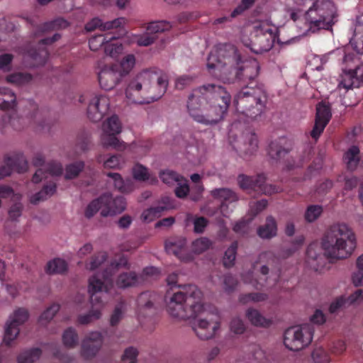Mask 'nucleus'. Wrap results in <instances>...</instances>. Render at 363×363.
I'll return each instance as SVG.
<instances>
[{"label":"nucleus","mask_w":363,"mask_h":363,"mask_svg":"<svg viewBox=\"0 0 363 363\" xmlns=\"http://www.w3.org/2000/svg\"><path fill=\"white\" fill-rule=\"evenodd\" d=\"M348 307L352 305H358L363 302V290L357 289L348 296H346Z\"/></svg>","instance_id":"nucleus-64"},{"label":"nucleus","mask_w":363,"mask_h":363,"mask_svg":"<svg viewBox=\"0 0 363 363\" xmlns=\"http://www.w3.org/2000/svg\"><path fill=\"white\" fill-rule=\"evenodd\" d=\"M276 33L277 29L272 25L261 22L254 27L250 43L247 47L256 54L267 52L274 45Z\"/></svg>","instance_id":"nucleus-11"},{"label":"nucleus","mask_w":363,"mask_h":363,"mask_svg":"<svg viewBox=\"0 0 363 363\" xmlns=\"http://www.w3.org/2000/svg\"><path fill=\"white\" fill-rule=\"evenodd\" d=\"M357 271L352 275V282L356 286L363 285V255L357 259Z\"/></svg>","instance_id":"nucleus-57"},{"label":"nucleus","mask_w":363,"mask_h":363,"mask_svg":"<svg viewBox=\"0 0 363 363\" xmlns=\"http://www.w3.org/2000/svg\"><path fill=\"white\" fill-rule=\"evenodd\" d=\"M123 77L121 71L117 67L105 66L99 72L98 79L101 89L108 91L113 89Z\"/></svg>","instance_id":"nucleus-23"},{"label":"nucleus","mask_w":363,"mask_h":363,"mask_svg":"<svg viewBox=\"0 0 363 363\" xmlns=\"http://www.w3.org/2000/svg\"><path fill=\"white\" fill-rule=\"evenodd\" d=\"M172 28L169 21H159L148 23L146 32L138 38V44L140 46H149L160 38V35L168 31Z\"/></svg>","instance_id":"nucleus-17"},{"label":"nucleus","mask_w":363,"mask_h":363,"mask_svg":"<svg viewBox=\"0 0 363 363\" xmlns=\"http://www.w3.org/2000/svg\"><path fill=\"white\" fill-rule=\"evenodd\" d=\"M29 318L28 311L25 308L16 309L9 317L5 326L3 341L6 345L16 340L20 332V325L24 324Z\"/></svg>","instance_id":"nucleus-16"},{"label":"nucleus","mask_w":363,"mask_h":363,"mask_svg":"<svg viewBox=\"0 0 363 363\" xmlns=\"http://www.w3.org/2000/svg\"><path fill=\"white\" fill-rule=\"evenodd\" d=\"M332 117L330 105L320 102L317 105L314 126L311 131V136L317 140L323 132Z\"/></svg>","instance_id":"nucleus-22"},{"label":"nucleus","mask_w":363,"mask_h":363,"mask_svg":"<svg viewBox=\"0 0 363 363\" xmlns=\"http://www.w3.org/2000/svg\"><path fill=\"white\" fill-rule=\"evenodd\" d=\"M240 54L231 44L220 45L211 52L207 59V69L213 77L223 83H239Z\"/></svg>","instance_id":"nucleus-5"},{"label":"nucleus","mask_w":363,"mask_h":363,"mask_svg":"<svg viewBox=\"0 0 363 363\" xmlns=\"http://www.w3.org/2000/svg\"><path fill=\"white\" fill-rule=\"evenodd\" d=\"M107 176L113 180L114 186L121 193H129L134 189V184L130 179L124 180L120 174L109 172Z\"/></svg>","instance_id":"nucleus-32"},{"label":"nucleus","mask_w":363,"mask_h":363,"mask_svg":"<svg viewBox=\"0 0 363 363\" xmlns=\"http://www.w3.org/2000/svg\"><path fill=\"white\" fill-rule=\"evenodd\" d=\"M240 187L244 190L254 191L257 194L272 195L281 191V187L266 184V177L259 174L255 177L240 174L238 178Z\"/></svg>","instance_id":"nucleus-15"},{"label":"nucleus","mask_w":363,"mask_h":363,"mask_svg":"<svg viewBox=\"0 0 363 363\" xmlns=\"http://www.w3.org/2000/svg\"><path fill=\"white\" fill-rule=\"evenodd\" d=\"M343 160L349 170H354L359 162V149L356 145L351 146L345 153Z\"/></svg>","instance_id":"nucleus-35"},{"label":"nucleus","mask_w":363,"mask_h":363,"mask_svg":"<svg viewBox=\"0 0 363 363\" xmlns=\"http://www.w3.org/2000/svg\"><path fill=\"white\" fill-rule=\"evenodd\" d=\"M121 123L117 116L113 115L108 118L103 124V133L101 138L103 146L111 147L116 150H125L126 144L116 136L121 132Z\"/></svg>","instance_id":"nucleus-14"},{"label":"nucleus","mask_w":363,"mask_h":363,"mask_svg":"<svg viewBox=\"0 0 363 363\" xmlns=\"http://www.w3.org/2000/svg\"><path fill=\"white\" fill-rule=\"evenodd\" d=\"M107 254L104 252L97 253L91 257L88 264V268L90 270H95L107 259Z\"/></svg>","instance_id":"nucleus-61"},{"label":"nucleus","mask_w":363,"mask_h":363,"mask_svg":"<svg viewBox=\"0 0 363 363\" xmlns=\"http://www.w3.org/2000/svg\"><path fill=\"white\" fill-rule=\"evenodd\" d=\"M337 9L332 0H315L305 13L308 30H330L337 21Z\"/></svg>","instance_id":"nucleus-8"},{"label":"nucleus","mask_w":363,"mask_h":363,"mask_svg":"<svg viewBox=\"0 0 363 363\" xmlns=\"http://www.w3.org/2000/svg\"><path fill=\"white\" fill-rule=\"evenodd\" d=\"M56 189V183L54 182H50L47 184H45L40 191L33 194L30 197V203L33 204H37L40 201L46 200L48 198L50 197L55 193Z\"/></svg>","instance_id":"nucleus-34"},{"label":"nucleus","mask_w":363,"mask_h":363,"mask_svg":"<svg viewBox=\"0 0 363 363\" xmlns=\"http://www.w3.org/2000/svg\"><path fill=\"white\" fill-rule=\"evenodd\" d=\"M121 267L129 268L128 259L123 255L118 259L112 261L101 274H94L89 278L88 291L90 294V301L93 307L96 305H99V307L93 308L86 314L79 315L77 318L79 324L86 325L94 320L100 318L102 301L98 293L104 290L108 291L113 284V275Z\"/></svg>","instance_id":"nucleus-6"},{"label":"nucleus","mask_w":363,"mask_h":363,"mask_svg":"<svg viewBox=\"0 0 363 363\" xmlns=\"http://www.w3.org/2000/svg\"><path fill=\"white\" fill-rule=\"evenodd\" d=\"M324 253L317 244H311L306 250V262L315 272L330 267L334 259H346L356 247L355 235L345 224H335L327 230L322 240Z\"/></svg>","instance_id":"nucleus-2"},{"label":"nucleus","mask_w":363,"mask_h":363,"mask_svg":"<svg viewBox=\"0 0 363 363\" xmlns=\"http://www.w3.org/2000/svg\"><path fill=\"white\" fill-rule=\"evenodd\" d=\"M348 307L346 296H340L336 298L329 306L330 313H336Z\"/></svg>","instance_id":"nucleus-58"},{"label":"nucleus","mask_w":363,"mask_h":363,"mask_svg":"<svg viewBox=\"0 0 363 363\" xmlns=\"http://www.w3.org/2000/svg\"><path fill=\"white\" fill-rule=\"evenodd\" d=\"M277 225L275 219L269 216L267 217L265 224L259 227L258 235L262 238L269 239L277 235Z\"/></svg>","instance_id":"nucleus-33"},{"label":"nucleus","mask_w":363,"mask_h":363,"mask_svg":"<svg viewBox=\"0 0 363 363\" xmlns=\"http://www.w3.org/2000/svg\"><path fill=\"white\" fill-rule=\"evenodd\" d=\"M313 328L310 325L293 326L285 330L284 343L292 351H298L308 346L312 341Z\"/></svg>","instance_id":"nucleus-13"},{"label":"nucleus","mask_w":363,"mask_h":363,"mask_svg":"<svg viewBox=\"0 0 363 363\" xmlns=\"http://www.w3.org/2000/svg\"><path fill=\"white\" fill-rule=\"evenodd\" d=\"M267 298V295L262 293H249L242 294L240 296L239 301L242 303H247L250 301L259 302L264 301Z\"/></svg>","instance_id":"nucleus-60"},{"label":"nucleus","mask_w":363,"mask_h":363,"mask_svg":"<svg viewBox=\"0 0 363 363\" xmlns=\"http://www.w3.org/2000/svg\"><path fill=\"white\" fill-rule=\"evenodd\" d=\"M234 148L241 155H252L258 149L257 135L252 132L243 133L240 140L236 142Z\"/></svg>","instance_id":"nucleus-25"},{"label":"nucleus","mask_w":363,"mask_h":363,"mask_svg":"<svg viewBox=\"0 0 363 363\" xmlns=\"http://www.w3.org/2000/svg\"><path fill=\"white\" fill-rule=\"evenodd\" d=\"M239 72H241V77L239 78L240 86H252L255 84L254 82L259 74V65L255 60L249 62L243 61L240 57Z\"/></svg>","instance_id":"nucleus-24"},{"label":"nucleus","mask_w":363,"mask_h":363,"mask_svg":"<svg viewBox=\"0 0 363 363\" xmlns=\"http://www.w3.org/2000/svg\"><path fill=\"white\" fill-rule=\"evenodd\" d=\"M28 167V162L23 155L19 153L12 155H6L4 157V164L0 165V179L11 175L13 171L18 173L26 172Z\"/></svg>","instance_id":"nucleus-18"},{"label":"nucleus","mask_w":363,"mask_h":363,"mask_svg":"<svg viewBox=\"0 0 363 363\" xmlns=\"http://www.w3.org/2000/svg\"><path fill=\"white\" fill-rule=\"evenodd\" d=\"M156 298L157 294L154 292L145 291L141 293L137 299L139 309L152 308L156 301Z\"/></svg>","instance_id":"nucleus-40"},{"label":"nucleus","mask_w":363,"mask_h":363,"mask_svg":"<svg viewBox=\"0 0 363 363\" xmlns=\"http://www.w3.org/2000/svg\"><path fill=\"white\" fill-rule=\"evenodd\" d=\"M206 86H208L207 98L208 103L214 108H219V104L221 105L223 102H226L228 110L230 104L231 96L226 89L220 85L214 84H208Z\"/></svg>","instance_id":"nucleus-26"},{"label":"nucleus","mask_w":363,"mask_h":363,"mask_svg":"<svg viewBox=\"0 0 363 363\" xmlns=\"http://www.w3.org/2000/svg\"><path fill=\"white\" fill-rule=\"evenodd\" d=\"M238 247V242L234 241L231 243L230 246L225 250L223 259V263L224 267L228 268L234 265Z\"/></svg>","instance_id":"nucleus-45"},{"label":"nucleus","mask_w":363,"mask_h":363,"mask_svg":"<svg viewBox=\"0 0 363 363\" xmlns=\"http://www.w3.org/2000/svg\"><path fill=\"white\" fill-rule=\"evenodd\" d=\"M363 84V67L358 66L354 69L345 72L338 86L346 90L358 88Z\"/></svg>","instance_id":"nucleus-28"},{"label":"nucleus","mask_w":363,"mask_h":363,"mask_svg":"<svg viewBox=\"0 0 363 363\" xmlns=\"http://www.w3.org/2000/svg\"><path fill=\"white\" fill-rule=\"evenodd\" d=\"M60 306L57 303H52L40 315L38 322L41 325H46L50 322L55 314L59 311Z\"/></svg>","instance_id":"nucleus-51"},{"label":"nucleus","mask_w":363,"mask_h":363,"mask_svg":"<svg viewBox=\"0 0 363 363\" xmlns=\"http://www.w3.org/2000/svg\"><path fill=\"white\" fill-rule=\"evenodd\" d=\"M117 37L111 33H106L105 35L99 34L93 36L89 40V48L91 50L96 51L101 46L105 47L107 41L111 40H116Z\"/></svg>","instance_id":"nucleus-38"},{"label":"nucleus","mask_w":363,"mask_h":363,"mask_svg":"<svg viewBox=\"0 0 363 363\" xmlns=\"http://www.w3.org/2000/svg\"><path fill=\"white\" fill-rule=\"evenodd\" d=\"M41 354L42 350L38 347L25 350L18 356V363H33L39 359Z\"/></svg>","instance_id":"nucleus-41"},{"label":"nucleus","mask_w":363,"mask_h":363,"mask_svg":"<svg viewBox=\"0 0 363 363\" xmlns=\"http://www.w3.org/2000/svg\"><path fill=\"white\" fill-rule=\"evenodd\" d=\"M267 95L260 86H242L234 96L233 104L236 110L249 119H255L264 111Z\"/></svg>","instance_id":"nucleus-7"},{"label":"nucleus","mask_w":363,"mask_h":363,"mask_svg":"<svg viewBox=\"0 0 363 363\" xmlns=\"http://www.w3.org/2000/svg\"><path fill=\"white\" fill-rule=\"evenodd\" d=\"M6 80L9 84L23 86L32 80V75L28 73L16 72L6 76Z\"/></svg>","instance_id":"nucleus-44"},{"label":"nucleus","mask_w":363,"mask_h":363,"mask_svg":"<svg viewBox=\"0 0 363 363\" xmlns=\"http://www.w3.org/2000/svg\"><path fill=\"white\" fill-rule=\"evenodd\" d=\"M212 245V242L207 238L201 237L194 240L191 244L192 251L196 254H201Z\"/></svg>","instance_id":"nucleus-53"},{"label":"nucleus","mask_w":363,"mask_h":363,"mask_svg":"<svg viewBox=\"0 0 363 363\" xmlns=\"http://www.w3.org/2000/svg\"><path fill=\"white\" fill-rule=\"evenodd\" d=\"M160 178L166 184L171 186L182 182L183 177L172 170H163L160 173Z\"/></svg>","instance_id":"nucleus-49"},{"label":"nucleus","mask_w":363,"mask_h":363,"mask_svg":"<svg viewBox=\"0 0 363 363\" xmlns=\"http://www.w3.org/2000/svg\"><path fill=\"white\" fill-rule=\"evenodd\" d=\"M211 195L213 199L219 200L221 202L220 205V213L225 217L228 216L227 213L225 211V208H227V204L236 202L238 200V196L236 193L228 188L213 189L211 191Z\"/></svg>","instance_id":"nucleus-29"},{"label":"nucleus","mask_w":363,"mask_h":363,"mask_svg":"<svg viewBox=\"0 0 363 363\" xmlns=\"http://www.w3.org/2000/svg\"><path fill=\"white\" fill-rule=\"evenodd\" d=\"M103 196H106L107 201L104 202L105 208L101 211L103 217L113 216L122 213L126 206V202L123 196H119L115 198L108 193L104 194Z\"/></svg>","instance_id":"nucleus-27"},{"label":"nucleus","mask_w":363,"mask_h":363,"mask_svg":"<svg viewBox=\"0 0 363 363\" xmlns=\"http://www.w3.org/2000/svg\"><path fill=\"white\" fill-rule=\"evenodd\" d=\"M135 63V58L133 55H128L121 61L120 65H113L121 71L123 77L128 74L130 71L133 68Z\"/></svg>","instance_id":"nucleus-54"},{"label":"nucleus","mask_w":363,"mask_h":363,"mask_svg":"<svg viewBox=\"0 0 363 363\" xmlns=\"http://www.w3.org/2000/svg\"><path fill=\"white\" fill-rule=\"evenodd\" d=\"M323 211V207L320 205H310L307 207L304 218L308 223L315 221L322 214Z\"/></svg>","instance_id":"nucleus-50"},{"label":"nucleus","mask_w":363,"mask_h":363,"mask_svg":"<svg viewBox=\"0 0 363 363\" xmlns=\"http://www.w3.org/2000/svg\"><path fill=\"white\" fill-rule=\"evenodd\" d=\"M292 148L293 145L290 141L285 138H280L270 143L268 154L271 159L279 162L284 163L288 169L301 167L305 160L308 159V155H307V157H301L298 161L294 160L292 155H291V159H289V155ZM308 155H309V152Z\"/></svg>","instance_id":"nucleus-12"},{"label":"nucleus","mask_w":363,"mask_h":363,"mask_svg":"<svg viewBox=\"0 0 363 363\" xmlns=\"http://www.w3.org/2000/svg\"><path fill=\"white\" fill-rule=\"evenodd\" d=\"M138 279L135 272H123L118 277L116 284L120 289H126L135 286L138 282Z\"/></svg>","instance_id":"nucleus-37"},{"label":"nucleus","mask_w":363,"mask_h":363,"mask_svg":"<svg viewBox=\"0 0 363 363\" xmlns=\"http://www.w3.org/2000/svg\"><path fill=\"white\" fill-rule=\"evenodd\" d=\"M167 84V76H157L150 70H143L130 79L125 89V95L133 103L150 104L164 95Z\"/></svg>","instance_id":"nucleus-4"},{"label":"nucleus","mask_w":363,"mask_h":363,"mask_svg":"<svg viewBox=\"0 0 363 363\" xmlns=\"http://www.w3.org/2000/svg\"><path fill=\"white\" fill-rule=\"evenodd\" d=\"M165 249L168 253H172L182 261L185 262H190L193 259V257L191 255H188L186 257H181L180 255L182 252V245H177L175 242L167 241L165 243Z\"/></svg>","instance_id":"nucleus-52"},{"label":"nucleus","mask_w":363,"mask_h":363,"mask_svg":"<svg viewBox=\"0 0 363 363\" xmlns=\"http://www.w3.org/2000/svg\"><path fill=\"white\" fill-rule=\"evenodd\" d=\"M63 167L60 162H51L48 164L46 172L43 169L39 168L36 170L32 178L33 183H39L44 178H47V174L52 176H60L62 174Z\"/></svg>","instance_id":"nucleus-31"},{"label":"nucleus","mask_w":363,"mask_h":363,"mask_svg":"<svg viewBox=\"0 0 363 363\" xmlns=\"http://www.w3.org/2000/svg\"><path fill=\"white\" fill-rule=\"evenodd\" d=\"M16 106V96L13 91L6 87H0V132L11 127L21 130L26 125H35L36 128L50 130L48 123L43 118L38 105L33 100L27 102L26 117H19L14 108Z\"/></svg>","instance_id":"nucleus-3"},{"label":"nucleus","mask_w":363,"mask_h":363,"mask_svg":"<svg viewBox=\"0 0 363 363\" xmlns=\"http://www.w3.org/2000/svg\"><path fill=\"white\" fill-rule=\"evenodd\" d=\"M99 162H104L105 169H117L121 168V164L123 162V157L121 155H113L107 160H103L100 156L98 158Z\"/></svg>","instance_id":"nucleus-55"},{"label":"nucleus","mask_w":363,"mask_h":363,"mask_svg":"<svg viewBox=\"0 0 363 363\" xmlns=\"http://www.w3.org/2000/svg\"><path fill=\"white\" fill-rule=\"evenodd\" d=\"M314 363H330V358L328 352L322 347L315 348L312 352Z\"/></svg>","instance_id":"nucleus-59"},{"label":"nucleus","mask_w":363,"mask_h":363,"mask_svg":"<svg viewBox=\"0 0 363 363\" xmlns=\"http://www.w3.org/2000/svg\"><path fill=\"white\" fill-rule=\"evenodd\" d=\"M124 22L122 18H116L111 21L103 22L99 18H94L85 25V29L88 32H91L99 28L101 31L117 28Z\"/></svg>","instance_id":"nucleus-30"},{"label":"nucleus","mask_w":363,"mask_h":363,"mask_svg":"<svg viewBox=\"0 0 363 363\" xmlns=\"http://www.w3.org/2000/svg\"><path fill=\"white\" fill-rule=\"evenodd\" d=\"M107 201L106 196L101 195L99 198L91 201L86 206L84 216L86 218H91L100 209L105 208L104 202Z\"/></svg>","instance_id":"nucleus-39"},{"label":"nucleus","mask_w":363,"mask_h":363,"mask_svg":"<svg viewBox=\"0 0 363 363\" xmlns=\"http://www.w3.org/2000/svg\"><path fill=\"white\" fill-rule=\"evenodd\" d=\"M84 168V162L82 161H77L71 163L65 167V175L66 179H72L78 177L79 173Z\"/></svg>","instance_id":"nucleus-48"},{"label":"nucleus","mask_w":363,"mask_h":363,"mask_svg":"<svg viewBox=\"0 0 363 363\" xmlns=\"http://www.w3.org/2000/svg\"><path fill=\"white\" fill-rule=\"evenodd\" d=\"M103 344V336L101 333L91 332L82 340L81 345V356L84 359H93L100 350Z\"/></svg>","instance_id":"nucleus-21"},{"label":"nucleus","mask_w":363,"mask_h":363,"mask_svg":"<svg viewBox=\"0 0 363 363\" xmlns=\"http://www.w3.org/2000/svg\"><path fill=\"white\" fill-rule=\"evenodd\" d=\"M167 208L163 206L150 207L145 210L142 214V218L145 222L150 223L161 216Z\"/></svg>","instance_id":"nucleus-47"},{"label":"nucleus","mask_w":363,"mask_h":363,"mask_svg":"<svg viewBox=\"0 0 363 363\" xmlns=\"http://www.w3.org/2000/svg\"><path fill=\"white\" fill-rule=\"evenodd\" d=\"M60 38V34L55 33L51 38H45L40 40L37 46L31 47L28 50L26 55L33 60V65L38 66L44 65L49 57L48 50L46 48L42 46L51 45Z\"/></svg>","instance_id":"nucleus-19"},{"label":"nucleus","mask_w":363,"mask_h":363,"mask_svg":"<svg viewBox=\"0 0 363 363\" xmlns=\"http://www.w3.org/2000/svg\"><path fill=\"white\" fill-rule=\"evenodd\" d=\"M177 186L174 189L176 196L179 199L186 198L190 191L187 180L183 177V180L177 182Z\"/></svg>","instance_id":"nucleus-63"},{"label":"nucleus","mask_w":363,"mask_h":363,"mask_svg":"<svg viewBox=\"0 0 363 363\" xmlns=\"http://www.w3.org/2000/svg\"><path fill=\"white\" fill-rule=\"evenodd\" d=\"M67 270V262L60 258H55L48 262L46 267V272L48 274H62Z\"/></svg>","instance_id":"nucleus-43"},{"label":"nucleus","mask_w":363,"mask_h":363,"mask_svg":"<svg viewBox=\"0 0 363 363\" xmlns=\"http://www.w3.org/2000/svg\"><path fill=\"white\" fill-rule=\"evenodd\" d=\"M246 316L250 323L255 326L267 328L272 323L270 319L266 318L257 310L254 308L247 309Z\"/></svg>","instance_id":"nucleus-36"},{"label":"nucleus","mask_w":363,"mask_h":363,"mask_svg":"<svg viewBox=\"0 0 363 363\" xmlns=\"http://www.w3.org/2000/svg\"><path fill=\"white\" fill-rule=\"evenodd\" d=\"M113 40L106 42L104 47V52L106 55L111 57H116L123 51V46L121 44Z\"/></svg>","instance_id":"nucleus-56"},{"label":"nucleus","mask_w":363,"mask_h":363,"mask_svg":"<svg viewBox=\"0 0 363 363\" xmlns=\"http://www.w3.org/2000/svg\"><path fill=\"white\" fill-rule=\"evenodd\" d=\"M79 337L75 329L70 327L65 330L62 335V342L65 347L74 348L78 344Z\"/></svg>","instance_id":"nucleus-46"},{"label":"nucleus","mask_w":363,"mask_h":363,"mask_svg":"<svg viewBox=\"0 0 363 363\" xmlns=\"http://www.w3.org/2000/svg\"><path fill=\"white\" fill-rule=\"evenodd\" d=\"M109 107L110 99L106 95H96L89 104L87 116L93 122H98L108 113Z\"/></svg>","instance_id":"nucleus-20"},{"label":"nucleus","mask_w":363,"mask_h":363,"mask_svg":"<svg viewBox=\"0 0 363 363\" xmlns=\"http://www.w3.org/2000/svg\"><path fill=\"white\" fill-rule=\"evenodd\" d=\"M201 94V90H193L191 95L189 96L187 101V110L190 116L196 122L204 125H213L221 121L227 112V104L223 102L218 106L219 108H214L211 104L208 102L206 106L203 107L202 113H200L199 107H196L194 105L198 101V97Z\"/></svg>","instance_id":"nucleus-10"},{"label":"nucleus","mask_w":363,"mask_h":363,"mask_svg":"<svg viewBox=\"0 0 363 363\" xmlns=\"http://www.w3.org/2000/svg\"><path fill=\"white\" fill-rule=\"evenodd\" d=\"M69 26V23L62 18H57L53 21L45 22L38 28L39 31L45 33L50 30L63 29Z\"/></svg>","instance_id":"nucleus-42"},{"label":"nucleus","mask_w":363,"mask_h":363,"mask_svg":"<svg viewBox=\"0 0 363 363\" xmlns=\"http://www.w3.org/2000/svg\"><path fill=\"white\" fill-rule=\"evenodd\" d=\"M177 289L165 296L168 313L179 319H194L191 328L196 336L201 340L212 338L220 324L216 315L206 312L201 291L194 284L178 285Z\"/></svg>","instance_id":"nucleus-1"},{"label":"nucleus","mask_w":363,"mask_h":363,"mask_svg":"<svg viewBox=\"0 0 363 363\" xmlns=\"http://www.w3.org/2000/svg\"><path fill=\"white\" fill-rule=\"evenodd\" d=\"M133 174L134 179L138 181H146L149 179L147 169L140 164H136L133 167Z\"/></svg>","instance_id":"nucleus-62"},{"label":"nucleus","mask_w":363,"mask_h":363,"mask_svg":"<svg viewBox=\"0 0 363 363\" xmlns=\"http://www.w3.org/2000/svg\"><path fill=\"white\" fill-rule=\"evenodd\" d=\"M337 9L332 0H315L305 13L308 30H330L337 21Z\"/></svg>","instance_id":"nucleus-9"}]
</instances>
